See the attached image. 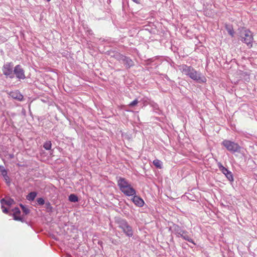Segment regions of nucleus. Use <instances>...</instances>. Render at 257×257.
I'll list each match as a JSON object with an SVG mask.
<instances>
[{"instance_id": "nucleus-1", "label": "nucleus", "mask_w": 257, "mask_h": 257, "mask_svg": "<svg viewBox=\"0 0 257 257\" xmlns=\"http://www.w3.org/2000/svg\"><path fill=\"white\" fill-rule=\"evenodd\" d=\"M117 184L120 190L127 196H133L136 194L135 190L124 178L119 177L117 180Z\"/></svg>"}, {"instance_id": "nucleus-2", "label": "nucleus", "mask_w": 257, "mask_h": 257, "mask_svg": "<svg viewBox=\"0 0 257 257\" xmlns=\"http://www.w3.org/2000/svg\"><path fill=\"white\" fill-rule=\"evenodd\" d=\"M239 36L240 38L241 41L246 44L247 45L251 43L253 41V37L251 32L244 28H242L239 30Z\"/></svg>"}, {"instance_id": "nucleus-3", "label": "nucleus", "mask_w": 257, "mask_h": 257, "mask_svg": "<svg viewBox=\"0 0 257 257\" xmlns=\"http://www.w3.org/2000/svg\"><path fill=\"white\" fill-rule=\"evenodd\" d=\"M221 144L229 152L234 153L240 152L241 147L237 143L229 140H224Z\"/></svg>"}, {"instance_id": "nucleus-4", "label": "nucleus", "mask_w": 257, "mask_h": 257, "mask_svg": "<svg viewBox=\"0 0 257 257\" xmlns=\"http://www.w3.org/2000/svg\"><path fill=\"white\" fill-rule=\"evenodd\" d=\"M13 65L11 63L5 64L3 68V72L4 75L9 77L11 78L14 77V74L13 73Z\"/></svg>"}, {"instance_id": "nucleus-5", "label": "nucleus", "mask_w": 257, "mask_h": 257, "mask_svg": "<svg viewBox=\"0 0 257 257\" xmlns=\"http://www.w3.org/2000/svg\"><path fill=\"white\" fill-rule=\"evenodd\" d=\"M14 72L18 78L23 79L25 78L24 71L20 65H17L15 67Z\"/></svg>"}, {"instance_id": "nucleus-6", "label": "nucleus", "mask_w": 257, "mask_h": 257, "mask_svg": "<svg viewBox=\"0 0 257 257\" xmlns=\"http://www.w3.org/2000/svg\"><path fill=\"white\" fill-rule=\"evenodd\" d=\"M194 81H196L197 82L201 83L205 82L206 79L201 73L194 71Z\"/></svg>"}, {"instance_id": "nucleus-7", "label": "nucleus", "mask_w": 257, "mask_h": 257, "mask_svg": "<svg viewBox=\"0 0 257 257\" xmlns=\"http://www.w3.org/2000/svg\"><path fill=\"white\" fill-rule=\"evenodd\" d=\"M13 211L14 219L17 221H22V218L20 215L21 213L20 209L16 207L13 210Z\"/></svg>"}, {"instance_id": "nucleus-8", "label": "nucleus", "mask_w": 257, "mask_h": 257, "mask_svg": "<svg viewBox=\"0 0 257 257\" xmlns=\"http://www.w3.org/2000/svg\"><path fill=\"white\" fill-rule=\"evenodd\" d=\"M133 201L136 205L139 206H142L144 203L143 200L137 196L134 197Z\"/></svg>"}, {"instance_id": "nucleus-9", "label": "nucleus", "mask_w": 257, "mask_h": 257, "mask_svg": "<svg viewBox=\"0 0 257 257\" xmlns=\"http://www.w3.org/2000/svg\"><path fill=\"white\" fill-rule=\"evenodd\" d=\"M123 232L128 236L131 237L133 235V231L132 227L128 224L127 227L122 229Z\"/></svg>"}, {"instance_id": "nucleus-10", "label": "nucleus", "mask_w": 257, "mask_h": 257, "mask_svg": "<svg viewBox=\"0 0 257 257\" xmlns=\"http://www.w3.org/2000/svg\"><path fill=\"white\" fill-rule=\"evenodd\" d=\"M118 226L121 229H124L125 227H127L128 225L127 222L123 219H119L117 221Z\"/></svg>"}, {"instance_id": "nucleus-11", "label": "nucleus", "mask_w": 257, "mask_h": 257, "mask_svg": "<svg viewBox=\"0 0 257 257\" xmlns=\"http://www.w3.org/2000/svg\"><path fill=\"white\" fill-rule=\"evenodd\" d=\"M14 201L13 199L9 198L7 200H5V199H3L1 200V203L2 204H4L5 203V204L7 205H11L14 203Z\"/></svg>"}, {"instance_id": "nucleus-12", "label": "nucleus", "mask_w": 257, "mask_h": 257, "mask_svg": "<svg viewBox=\"0 0 257 257\" xmlns=\"http://www.w3.org/2000/svg\"><path fill=\"white\" fill-rule=\"evenodd\" d=\"M224 175L230 182H232L234 181L232 173L230 171L226 172Z\"/></svg>"}, {"instance_id": "nucleus-13", "label": "nucleus", "mask_w": 257, "mask_h": 257, "mask_svg": "<svg viewBox=\"0 0 257 257\" xmlns=\"http://www.w3.org/2000/svg\"><path fill=\"white\" fill-rule=\"evenodd\" d=\"M217 166L219 169V170L223 174H224L226 172L228 171L229 170L225 168L220 162H218L217 163Z\"/></svg>"}, {"instance_id": "nucleus-14", "label": "nucleus", "mask_w": 257, "mask_h": 257, "mask_svg": "<svg viewBox=\"0 0 257 257\" xmlns=\"http://www.w3.org/2000/svg\"><path fill=\"white\" fill-rule=\"evenodd\" d=\"M36 196V193L35 192H31L27 196V199L29 200H33Z\"/></svg>"}, {"instance_id": "nucleus-15", "label": "nucleus", "mask_w": 257, "mask_h": 257, "mask_svg": "<svg viewBox=\"0 0 257 257\" xmlns=\"http://www.w3.org/2000/svg\"><path fill=\"white\" fill-rule=\"evenodd\" d=\"M69 200L71 202H77L78 201V198H77V197L75 195H74V194H71L69 196Z\"/></svg>"}, {"instance_id": "nucleus-16", "label": "nucleus", "mask_w": 257, "mask_h": 257, "mask_svg": "<svg viewBox=\"0 0 257 257\" xmlns=\"http://www.w3.org/2000/svg\"><path fill=\"white\" fill-rule=\"evenodd\" d=\"M51 142L50 141H47L44 144V148L47 150H50L51 148Z\"/></svg>"}, {"instance_id": "nucleus-17", "label": "nucleus", "mask_w": 257, "mask_h": 257, "mask_svg": "<svg viewBox=\"0 0 257 257\" xmlns=\"http://www.w3.org/2000/svg\"><path fill=\"white\" fill-rule=\"evenodd\" d=\"M153 164L157 168H161L162 166V162L158 160H155L153 161Z\"/></svg>"}, {"instance_id": "nucleus-18", "label": "nucleus", "mask_w": 257, "mask_h": 257, "mask_svg": "<svg viewBox=\"0 0 257 257\" xmlns=\"http://www.w3.org/2000/svg\"><path fill=\"white\" fill-rule=\"evenodd\" d=\"M12 96L14 98L18 99L19 100H21L23 98V96L21 94H19L17 92L13 93L12 94Z\"/></svg>"}, {"instance_id": "nucleus-19", "label": "nucleus", "mask_w": 257, "mask_h": 257, "mask_svg": "<svg viewBox=\"0 0 257 257\" xmlns=\"http://www.w3.org/2000/svg\"><path fill=\"white\" fill-rule=\"evenodd\" d=\"M1 172L2 175L4 177L6 180H7L9 179L8 176H7V171L4 169V168H2L1 169Z\"/></svg>"}, {"instance_id": "nucleus-20", "label": "nucleus", "mask_w": 257, "mask_h": 257, "mask_svg": "<svg viewBox=\"0 0 257 257\" xmlns=\"http://www.w3.org/2000/svg\"><path fill=\"white\" fill-rule=\"evenodd\" d=\"M122 57L123 58V56ZM123 60L126 62L128 66H131L132 65H133V61L130 59L124 57V58H123Z\"/></svg>"}, {"instance_id": "nucleus-21", "label": "nucleus", "mask_w": 257, "mask_h": 257, "mask_svg": "<svg viewBox=\"0 0 257 257\" xmlns=\"http://www.w3.org/2000/svg\"><path fill=\"white\" fill-rule=\"evenodd\" d=\"M227 30L228 34L230 36H231V37H233L234 32L233 29L232 28L229 27L227 29Z\"/></svg>"}, {"instance_id": "nucleus-22", "label": "nucleus", "mask_w": 257, "mask_h": 257, "mask_svg": "<svg viewBox=\"0 0 257 257\" xmlns=\"http://www.w3.org/2000/svg\"><path fill=\"white\" fill-rule=\"evenodd\" d=\"M139 102V101L138 99H135L133 101H132L131 103L129 104V106L131 107H133L134 106H136Z\"/></svg>"}, {"instance_id": "nucleus-23", "label": "nucleus", "mask_w": 257, "mask_h": 257, "mask_svg": "<svg viewBox=\"0 0 257 257\" xmlns=\"http://www.w3.org/2000/svg\"><path fill=\"white\" fill-rule=\"evenodd\" d=\"M21 207H22L23 211L26 214L29 213V210L26 208H25L23 205L21 204Z\"/></svg>"}, {"instance_id": "nucleus-24", "label": "nucleus", "mask_w": 257, "mask_h": 257, "mask_svg": "<svg viewBox=\"0 0 257 257\" xmlns=\"http://www.w3.org/2000/svg\"><path fill=\"white\" fill-rule=\"evenodd\" d=\"M37 202L40 205H43L44 204V200L42 198H39L37 199Z\"/></svg>"}, {"instance_id": "nucleus-25", "label": "nucleus", "mask_w": 257, "mask_h": 257, "mask_svg": "<svg viewBox=\"0 0 257 257\" xmlns=\"http://www.w3.org/2000/svg\"><path fill=\"white\" fill-rule=\"evenodd\" d=\"M2 208H3V211L5 213H8V209L6 208H4V207L3 206V204H2Z\"/></svg>"}, {"instance_id": "nucleus-26", "label": "nucleus", "mask_w": 257, "mask_h": 257, "mask_svg": "<svg viewBox=\"0 0 257 257\" xmlns=\"http://www.w3.org/2000/svg\"><path fill=\"white\" fill-rule=\"evenodd\" d=\"M132 1L137 4H140V0H132Z\"/></svg>"}, {"instance_id": "nucleus-27", "label": "nucleus", "mask_w": 257, "mask_h": 257, "mask_svg": "<svg viewBox=\"0 0 257 257\" xmlns=\"http://www.w3.org/2000/svg\"><path fill=\"white\" fill-rule=\"evenodd\" d=\"M50 0H47V1H50Z\"/></svg>"}]
</instances>
